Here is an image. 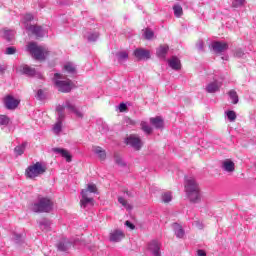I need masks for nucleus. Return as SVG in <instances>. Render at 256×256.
I'll list each match as a JSON object with an SVG mask.
<instances>
[{
  "instance_id": "1",
  "label": "nucleus",
  "mask_w": 256,
  "mask_h": 256,
  "mask_svg": "<svg viewBox=\"0 0 256 256\" xmlns=\"http://www.w3.org/2000/svg\"><path fill=\"white\" fill-rule=\"evenodd\" d=\"M185 191L190 203H201V188L193 177H186Z\"/></svg>"
},
{
  "instance_id": "2",
  "label": "nucleus",
  "mask_w": 256,
  "mask_h": 256,
  "mask_svg": "<svg viewBox=\"0 0 256 256\" xmlns=\"http://www.w3.org/2000/svg\"><path fill=\"white\" fill-rule=\"evenodd\" d=\"M26 51L32 55L37 61H45L49 57V48L39 46L35 42H30L27 45Z\"/></svg>"
},
{
  "instance_id": "3",
  "label": "nucleus",
  "mask_w": 256,
  "mask_h": 256,
  "mask_svg": "<svg viewBox=\"0 0 256 256\" xmlns=\"http://www.w3.org/2000/svg\"><path fill=\"white\" fill-rule=\"evenodd\" d=\"M65 110L68 113H74L79 119H83V112H81L75 103L69 99L65 100L62 105L60 104L56 107L57 114L60 115L61 119H65Z\"/></svg>"
},
{
  "instance_id": "4",
  "label": "nucleus",
  "mask_w": 256,
  "mask_h": 256,
  "mask_svg": "<svg viewBox=\"0 0 256 256\" xmlns=\"http://www.w3.org/2000/svg\"><path fill=\"white\" fill-rule=\"evenodd\" d=\"M47 171V165L43 162H36L27 167L25 175L28 179H35L40 177Z\"/></svg>"
},
{
  "instance_id": "5",
  "label": "nucleus",
  "mask_w": 256,
  "mask_h": 256,
  "mask_svg": "<svg viewBox=\"0 0 256 256\" xmlns=\"http://www.w3.org/2000/svg\"><path fill=\"white\" fill-rule=\"evenodd\" d=\"M89 193H97V186L95 184H88L87 189L81 191L82 199L80 200V205L82 209H85L88 205H93V203H95L93 197H89Z\"/></svg>"
},
{
  "instance_id": "6",
  "label": "nucleus",
  "mask_w": 256,
  "mask_h": 256,
  "mask_svg": "<svg viewBox=\"0 0 256 256\" xmlns=\"http://www.w3.org/2000/svg\"><path fill=\"white\" fill-rule=\"evenodd\" d=\"M34 213H49L53 210V201L49 198H40L37 203L32 204Z\"/></svg>"
},
{
  "instance_id": "7",
  "label": "nucleus",
  "mask_w": 256,
  "mask_h": 256,
  "mask_svg": "<svg viewBox=\"0 0 256 256\" xmlns=\"http://www.w3.org/2000/svg\"><path fill=\"white\" fill-rule=\"evenodd\" d=\"M54 85L61 93H71L73 89V82L70 79L62 80V76L59 73L54 74Z\"/></svg>"
},
{
  "instance_id": "8",
  "label": "nucleus",
  "mask_w": 256,
  "mask_h": 256,
  "mask_svg": "<svg viewBox=\"0 0 256 256\" xmlns=\"http://www.w3.org/2000/svg\"><path fill=\"white\" fill-rule=\"evenodd\" d=\"M21 103V100L13 97V95H7L4 98V105L6 109L9 111H15L17 107H19V104Z\"/></svg>"
},
{
  "instance_id": "9",
  "label": "nucleus",
  "mask_w": 256,
  "mask_h": 256,
  "mask_svg": "<svg viewBox=\"0 0 256 256\" xmlns=\"http://www.w3.org/2000/svg\"><path fill=\"white\" fill-rule=\"evenodd\" d=\"M126 144L130 145V147L135 149V151H139L143 147L141 138L136 135H130L128 138H126Z\"/></svg>"
},
{
  "instance_id": "10",
  "label": "nucleus",
  "mask_w": 256,
  "mask_h": 256,
  "mask_svg": "<svg viewBox=\"0 0 256 256\" xmlns=\"http://www.w3.org/2000/svg\"><path fill=\"white\" fill-rule=\"evenodd\" d=\"M148 251L152 256H161V242L152 240L148 244Z\"/></svg>"
},
{
  "instance_id": "11",
  "label": "nucleus",
  "mask_w": 256,
  "mask_h": 256,
  "mask_svg": "<svg viewBox=\"0 0 256 256\" xmlns=\"http://www.w3.org/2000/svg\"><path fill=\"white\" fill-rule=\"evenodd\" d=\"M221 169L224 173H235V162L231 159L221 161Z\"/></svg>"
},
{
  "instance_id": "12",
  "label": "nucleus",
  "mask_w": 256,
  "mask_h": 256,
  "mask_svg": "<svg viewBox=\"0 0 256 256\" xmlns=\"http://www.w3.org/2000/svg\"><path fill=\"white\" fill-rule=\"evenodd\" d=\"M123 239H125V233L119 229L112 230L109 234V241L111 243H119Z\"/></svg>"
},
{
  "instance_id": "13",
  "label": "nucleus",
  "mask_w": 256,
  "mask_h": 256,
  "mask_svg": "<svg viewBox=\"0 0 256 256\" xmlns=\"http://www.w3.org/2000/svg\"><path fill=\"white\" fill-rule=\"evenodd\" d=\"M26 30L31 33L32 35H35V37H44L45 36V30L41 26H35V25H26Z\"/></svg>"
},
{
  "instance_id": "14",
  "label": "nucleus",
  "mask_w": 256,
  "mask_h": 256,
  "mask_svg": "<svg viewBox=\"0 0 256 256\" xmlns=\"http://www.w3.org/2000/svg\"><path fill=\"white\" fill-rule=\"evenodd\" d=\"M212 49L215 53H223L229 49L227 42L216 41L212 43Z\"/></svg>"
},
{
  "instance_id": "15",
  "label": "nucleus",
  "mask_w": 256,
  "mask_h": 256,
  "mask_svg": "<svg viewBox=\"0 0 256 256\" xmlns=\"http://www.w3.org/2000/svg\"><path fill=\"white\" fill-rule=\"evenodd\" d=\"M20 73H23V75H27L28 77L41 78V75L35 71V68H31L27 65L20 66Z\"/></svg>"
},
{
  "instance_id": "16",
  "label": "nucleus",
  "mask_w": 256,
  "mask_h": 256,
  "mask_svg": "<svg viewBox=\"0 0 256 256\" xmlns=\"http://www.w3.org/2000/svg\"><path fill=\"white\" fill-rule=\"evenodd\" d=\"M134 56L136 59H139L140 61L143 59H151V53L149 50H145L143 48H138L134 51Z\"/></svg>"
},
{
  "instance_id": "17",
  "label": "nucleus",
  "mask_w": 256,
  "mask_h": 256,
  "mask_svg": "<svg viewBox=\"0 0 256 256\" xmlns=\"http://www.w3.org/2000/svg\"><path fill=\"white\" fill-rule=\"evenodd\" d=\"M223 84L217 80L210 82L206 85V92L207 93H217V91H219L221 89V86Z\"/></svg>"
},
{
  "instance_id": "18",
  "label": "nucleus",
  "mask_w": 256,
  "mask_h": 256,
  "mask_svg": "<svg viewBox=\"0 0 256 256\" xmlns=\"http://www.w3.org/2000/svg\"><path fill=\"white\" fill-rule=\"evenodd\" d=\"M52 151L53 153H57L58 155H61V157H64L67 163H71L73 157L71 156V153H69L67 150L63 148H53Z\"/></svg>"
},
{
  "instance_id": "19",
  "label": "nucleus",
  "mask_w": 256,
  "mask_h": 256,
  "mask_svg": "<svg viewBox=\"0 0 256 256\" xmlns=\"http://www.w3.org/2000/svg\"><path fill=\"white\" fill-rule=\"evenodd\" d=\"M63 121H65V118H61V115L58 114L57 121L52 128L55 135H59V133H61L63 130Z\"/></svg>"
},
{
  "instance_id": "20",
  "label": "nucleus",
  "mask_w": 256,
  "mask_h": 256,
  "mask_svg": "<svg viewBox=\"0 0 256 256\" xmlns=\"http://www.w3.org/2000/svg\"><path fill=\"white\" fill-rule=\"evenodd\" d=\"M168 65L174 71H179L181 69V60H179L177 56H173L170 60H168Z\"/></svg>"
},
{
  "instance_id": "21",
  "label": "nucleus",
  "mask_w": 256,
  "mask_h": 256,
  "mask_svg": "<svg viewBox=\"0 0 256 256\" xmlns=\"http://www.w3.org/2000/svg\"><path fill=\"white\" fill-rule=\"evenodd\" d=\"M1 33H2V37H4L6 41H8L9 43H11L13 39H15V31L13 30L4 29L1 31Z\"/></svg>"
},
{
  "instance_id": "22",
  "label": "nucleus",
  "mask_w": 256,
  "mask_h": 256,
  "mask_svg": "<svg viewBox=\"0 0 256 256\" xmlns=\"http://www.w3.org/2000/svg\"><path fill=\"white\" fill-rule=\"evenodd\" d=\"M150 123L153 125L156 129H163V118L157 116L155 118H150Z\"/></svg>"
},
{
  "instance_id": "23",
  "label": "nucleus",
  "mask_w": 256,
  "mask_h": 256,
  "mask_svg": "<svg viewBox=\"0 0 256 256\" xmlns=\"http://www.w3.org/2000/svg\"><path fill=\"white\" fill-rule=\"evenodd\" d=\"M93 153H95V155H97L99 159H101V161H105L107 157V153L105 152V150H103V148L99 146H95L93 148Z\"/></svg>"
},
{
  "instance_id": "24",
  "label": "nucleus",
  "mask_w": 256,
  "mask_h": 256,
  "mask_svg": "<svg viewBox=\"0 0 256 256\" xmlns=\"http://www.w3.org/2000/svg\"><path fill=\"white\" fill-rule=\"evenodd\" d=\"M168 51H169L168 45L160 46L156 51L157 57H159L160 59H165V56L167 55Z\"/></svg>"
},
{
  "instance_id": "25",
  "label": "nucleus",
  "mask_w": 256,
  "mask_h": 256,
  "mask_svg": "<svg viewBox=\"0 0 256 256\" xmlns=\"http://www.w3.org/2000/svg\"><path fill=\"white\" fill-rule=\"evenodd\" d=\"M39 227L42 231H45L46 233L51 231V221L47 220V219H42L39 222Z\"/></svg>"
},
{
  "instance_id": "26",
  "label": "nucleus",
  "mask_w": 256,
  "mask_h": 256,
  "mask_svg": "<svg viewBox=\"0 0 256 256\" xmlns=\"http://www.w3.org/2000/svg\"><path fill=\"white\" fill-rule=\"evenodd\" d=\"M173 229L176 237H178L179 239H182V237L185 235V231L183 230V227H181V225H179L178 223H174Z\"/></svg>"
},
{
  "instance_id": "27",
  "label": "nucleus",
  "mask_w": 256,
  "mask_h": 256,
  "mask_svg": "<svg viewBox=\"0 0 256 256\" xmlns=\"http://www.w3.org/2000/svg\"><path fill=\"white\" fill-rule=\"evenodd\" d=\"M26 148H27V142H24L21 145L16 146L14 149V153H15L16 157L23 155L25 153Z\"/></svg>"
},
{
  "instance_id": "28",
  "label": "nucleus",
  "mask_w": 256,
  "mask_h": 256,
  "mask_svg": "<svg viewBox=\"0 0 256 256\" xmlns=\"http://www.w3.org/2000/svg\"><path fill=\"white\" fill-rule=\"evenodd\" d=\"M116 57L119 63H123V61H127V59H129V54L125 51L117 52Z\"/></svg>"
},
{
  "instance_id": "29",
  "label": "nucleus",
  "mask_w": 256,
  "mask_h": 256,
  "mask_svg": "<svg viewBox=\"0 0 256 256\" xmlns=\"http://www.w3.org/2000/svg\"><path fill=\"white\" fill-rule=\"evenodd\" d=\"M162 203H171L173 201V194L171 192H164L161 195Z\"/></svg>"
},
{
  "instance_id": "30",
  "label": "nucleus",
  "mask_w": 256,
  "mask_h": 256,
  "mask_svg": "<svg viewBox=\"0 0 256 256\" xmlns=\"http://www.w3.org/2000/svg\"><path fill=\"white\" fill-rule=\"evenodd\" d=\"M58 251H67L69 247H71V242H68L66 240L61 241L57 245Z\"/></svg>"
},
{
  "instance_id": "31",
  "label": "nucleus",
  "mask_w": 256,
  "mask_h": 256,
  "mask_svg": "<svg viewBox=\"0 0 256 256\" xmlns=\"http://www.w3.org/2000/svg\"><path fill=\"white\" fill-rule=\"evenodd\" d=\"M140 125H141L142 131H144V133H146L147 135H151V133H153V128H151V126H149L147 122L142 121Z\"/></svg>"
},
{
  "instance_id": "32",
  "label": "nucleus",
  "mask_w": 256,
  "mask_h": 256,
  "mask_svg": "<svg viewBox=\"0 0 256 256\" xmlns=\"http://www.w3.org/2000/svg\"><path fill=\"white\" fill-rule=\"evenodd\" d=\"M228 95L234 105H237V103H239V96L237 95V92L235 90H230Z\"/></svg>"
},
{
  "instance_id": "33",
  "label": "nucleus",
  "mask_w": 256,
  "mask_h": 256,
  "mask_svg": "<svg viewBox=\"0 0 256 256\" xmlns=\"http://www.w3.org/2000/svg\"><path fill=\"white\" fill-rule=\"evenodd\" d=\"M118 202L120 203V205L125 207V209H127V211H131L133 209V206L131 204H128L127 200H125V198H123V197H119Z\"/></svg>"
},
{
  "instance_id": "34",
  "label": "nucleus",
  "mask_w": 256,
  "mask_h": 256,
  "mask_svg": "<svg viewBox=\"0 0 256 256\" xmlns=\"http://www.w3.org/2000/svg\"><path fill=\"white\" fill-rule=\"evenodd\" d=\"M173 11H174V15L175 17H181V15H183V7H181V5L176 4L173 6Z\"/></svg>"
},
{
  "instance_id": "35",
  "label": "nucleus",
  "mask_w": 256,
  "mask_h": 256,
  "mask_svg": "<svg viewBox=\"0 0 256 256\" xmlns=\"http://www.w3.org/2000/svg\"><path fill=\"white\" fill-rule=\"evenodd\" d=\"M11 123V119L7 115H0V125L7 126Z\"/></svg>"
},
{
  "instance_id": "36",
  "label": "nucleus",
  "mask_w": 256,
  "mask_h": 256,
  "mask_svg": "<svg viewBox=\"0 0 256 256\" xmlns=\"http://www.w3.org/2000/svg\"><path fill=\"white\" fill-rule=\"evenodd\" d=\"M86 39H88V41H90V42L96 41L97 39H99V33H97V32L89 33L86 36Z\"/></svg>"
},
{
  "instance_id": "37",
  "label": "nucleus",
  "mask_w": 256,
  "mask_h": 256,
  "mask_svg": "<svg viewBox=\"0 0 256 256\" xmlns=\"http://www.w3.org/2000/svg\"><path fill=\"white\" fill-rule=\"evenodd\" d=\"M65 71H67V73H75L76 69H75V65H73V63H67L64 66Z\"/></svg>"
},
{
  "instance_id": "38",
  "label": "nucleus",
  "mask_w": 256,
  "mask_h": 256,
  "mask_svg": "<svg viewBox=\"0 0 256 256\" xmlns=\"http://www.w3.org/2000/svg\"><path fill=\"white\" fill-rule=\"evenodd\" d=\"M29 21H33V14H26L22 20V23H24L26 29L27 25H29Z\"/></svg>"
},
{
  "instance_id": "39",
  "label": "nucleus",
  "mask_w": 256,
  "mask_h": 256,
  "mask_svg": "<svg viewBox=\"0 0 256 256\" xmlns=\"http://www.w3.org/2000/svg\"><path fill=\"white\" fill-rule=\"evenodd\" d=\"M227 118L229 119V121H235V119H237V114L235 113V111L230 110L228 112H226Z\"/></svg>"
},
{
  "instance_id": "40",
  "label": "nucleus",
  "mask_w": 256,
  "mask_h": 256,
  "mask_svg": "<svg viewBox=\"0 0 256 256\" xmlns=\"http://www.w3.org/2000/svg\"><path fill=\"white\" fill-rule=\"evenodd\" d=\"M154 35L155 34L153 33V30H151V29H146L144 32V37H145V39H148V40L153 39Z\"/></svg>"
},
{
  "instance_id": "41",
  "label": "nucleus",
  "mask_w": 256,
  "mask_h": 256,
  "mask_svg": "<svg viewBox=\"0 0 256 256\" xmlns=\"http://www.w3.org/2000/svg\"><path fill=\"white\" fill-rule=\"evenodd\" d=\"M15 53H17V48L13 46H10L5 50V55H15Z\"/></svg>"
},
{
  "instance_id": "42",
  "label": "nucleus",
  "mask_w": 256,
  "mask_h": 256,
  "mask_svg": "<svg viewBox=\"0 0 256 256\" xmlns=\"http://www.w3.org/2000/svg\"><path fill=\"white\" fill-rule=\"evenodd\" d=\"M242 5H245V0H234L232 2V7H242Z\"/></svg>"
},
{
  "instance_id": "43",
  "label": "nucleus",
  "mask_w": 256,
  "mask_h": 256,
  "mask_svg": "<svg viewBox=\"0 0 256 256\" xmlns=\"http://www.w3.org/2000/svg\"><path fill=\"white\" fill-rule=\"evenodd\" d=\"M234 56H236L238 59H241L242 57H245V52H243L242 49H236Z\"/></svg>"
},
{
  "instance_id": "44",
  "label": "nucleus",
  "mask_w": 256,
  "mask_h": 256,
  "mask_svg": "<svg viewBox=\"0 0 256 256\" xmlns=\"http://www.w3.org/2000/svg\"><path fill=\"white\" fill-rule=\"evenodd\" d=\"M37 99H39V101H43V99H45V93L43 92V90H38L37 94H36Z\"/></svg>"
},
{
  "instance_id": "45",
  "label": "nucleus",
  "mask_w": 256,
  "mask_h": 256,
  "mask_svg": "<svg viewBox=\"0 0 256 256\" xmlns=\"http://www.w3.org/2000/svg\"><path fill=\"white\" fill-rule=\"evenodd\" d=\"M13 239H14V241H16V243H19V241H21V239H23V235L14 233L13 234Z\"/></svg>"
},
{
  "instance_id": "46",
  "label": "nucleus",
  "mask_w": 256,
  "mask_h": 256,
  "mask_svg": "<svg viewBox=\"0 0 256 256\" xmlns=\"http://www.w3.org/2000/svg\"><path fill=\"white\" fill-rule=\"evenodd\" d=\"M119 111H120V113H123V112L127 111V104L121 103L119 105Z\"/></svg>"
},
{
  "instance_id": "47",
  "label": "nucleus",
  "mask_w": 256,
  "mask_h": 256,
  "mask_svg": "<svg viewBox=\"0 0 256 256\" xmlns=\"http://www.w3.org/2000/svg\"><path fill=\"white\" fill-rule=\"evenodd\" d=\"M204 45L205 43L202 40H199L197 43V49H199V51H203Z\"/></svg>"
},
{
  "instance_id": "48",
  "label": "nucleus",
  "mask_w": 256,
  "mask_h": 256,
  "mask_svg": "<svg viewBox=\"0 0 256 256\" xmlns=\"http://www.w3.org/2000/svg\"><path fill=\"white\" fill-rule=\"evenodd\" d=\"M126 227H129V229H135V225L133 223H131L130 221H126L125 222Z\"/></svg>"
},
{
  "instance_id": "49",
  "label": "nucleus",
  "mask_w": 256,
  "mask_h": 256,
  "mask_svg": "<svg viewBox=\"0 0 256 256\" xmlns=\"http://www.w3.org/2000/svg\"><path fill=\"white\" fill-rule=\"evenodd\" d=\"M6 70H7V67L0 64V73H5Z\"/></svg>"
},
{
  "instance_id": "50",
  "label": "nucleus",
  "mask_w": 256,
  "mask_h": 256,
  "mask_svg": "<svg viewBox=\"0 0 256 256\" xmlns=\"http://www.w3.org/2000/svg\"><path fill=\"white\" fill-rule=\"evenodd\" d=\"M207 254L203 250H198V256H206Z\"/></svg>"
},
{
  "instance_id": "51",
  "label": "nucleus",
  "mask_w": 256,
  "mask_h": 256,
  "mask_svg": "<svg viewBox=\"0 0 256 256\" xmlns=\"http://www.w3.org/2000/svg\"><path fill=\"white\" fill-rule=\"evenodd\" d=\"M116 163H117L118 165H123V162L121 161V159H116Z\"/></svg>"
},
{
  "instance_id": "52",
  "label": "nucleus",
  "mask_w": 256,
  "mask_h": 256,
  "mask_svg": "<svg viewBox=\"0 0 256 256\" xmlns=\"http://www.w3.org/2000/svg\"><path fill=\"white\" fill-rule=\"evenodd\" d=\"M196 225H197L198 229H203V225H201L199 222H196Z\"/></svg>"
},
{
  "instance_id": "53",
  "label": "nucleus",
  "mask_w": 256,
  "mask_h": 256,
  "mask_svg": "<svg viewBox=\"0 0 256 256\" xmlns=\"http://www.w3.org/2000/svg\"><path fill=\"white\" fill-rule=\"evenodd\" d=\"M92 195H93L92 192H88V197H93Z\"/></svg>"
},
{
  "instance_id": "54",
  "label": "nucleus",
  "mask_w": 256,
  "mask_h": 256,
  "mask_svg": "<svg viewBox=\"0 0 256 256\" xmlns=\"http://www.w3.org/2000/svg\"><path fill=\"white\" fill-rule=\"evenodd\" d=\"M222 59L227 61V59H229V57L225 56V57H222Z\"/></svg>"
},
{
  "instance_id": "55",
  "label": "nucleus",
  "mask_w": 256,
  "mask_h": 256,
  "mask_svg": "<svg viewBox=\"0 0 256 256\" xmlns=\"http://www.w3.org/2000/svg\"><path fill=\"white\" fill-rule=\"evenodd\" d=\"M126 194L128 195V197H130V196H131V194H129V192H126Z\"/></svg>"
},
{
  "instance_id": "56",
  "label": "nucleus",
  "mask_w": 256,
  "mask_h": 256,
  "mask_svg": "<svg viewBox=\"0 0 256 256\" xmlns=\"http://www.w3.org/2000/svg\"><path fill=\"white\" fill-rule=\"evenodd\" d=\"M131 123H132V125H133V121H131V120H129Z\"/></svg>"
}]
</instances>
